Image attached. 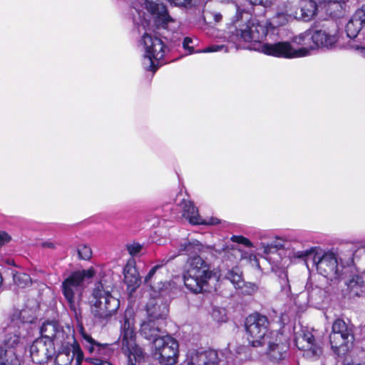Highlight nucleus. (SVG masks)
<instances>
[{
  "label": "nucleus",
  "instance_id": "nucleus-31",
  "mask_svg": "<svg viewBox=\"0 0 365 365\" xmlns=\"http://www.w3.org/2000/svg\"><path fill=\"white\" fill-rule=\"evenodd\" d=\"M335 332L339 335L349 337V340H354L353 326L341 319H336L332 324L331 333Z\"/></svg>",
  "mask_w": 365,
  "mask_h": 365
},
{
  "label": "nucleus",
  "instance_id": "nucleus-24",
  "mask_svg": "<svg viewBox=\"0 0 365 365\" xmlns=\"http://www.w3.org/2000/svg\"><path fill=\"white\" fill-rule=\"evenodd\" d=\"M23 344L21 331L16 327L9 324L6 329V334L3 340L4 350H13Z\"/></svg>",
  "mask_w": 365,
  "mask_h": 365
},
{
  "label": "nucleus",
  "instance_id": "nucleus-39",
  "mask_svg": "<svg viewBox=\"0 0 365 365\" xmlns=\"http://www.w3.org/2000/svg\"><path fill=\"white\" fill-rule=\"evenodd\" d=\"M78 254L82 259H89L92 255V251L90 247L86 245H80L78 247Z\"/></svg>",
  "mask_w": 365,
  "mask_h": 365
},
{
  "label": "nucleus",
  "instance_id": "nucleus-10",
  "mask_svg": "<svg viewBox=\"0 0 365 365\" xmlns=\"http://www.w3.org/2000/svg\"><path fill=\"white\" fill-rule=\"evenodd\" d=\"M83 352L74 336H68L67 340L56 346L53 356L54 365H81Z\"/></svg>",
  "mask_w": 365,
  "mask_h": 365
},
{
  "label": "nucleus",
  "instance_id": "nucleus-13",
  "mask_svg": "<svg viewBox=\"0 0 365 365\" xmlns=\"http://www.w3.org/2000/svg\"><path fill=\"white\" fill-rule=\"evenodd\" d=\"M254 50L267 56L284 58L304 57L307 53L305 49L294 48L289 41H278L273 43H264L263 44H258V47H255Z\"/></svg>",
  "mask_w": 365,
  "mask_h": 365
},
{
  "label": "nucleus",
  "instance_id": "nucleus-46",
  "mask_svg": "<svg viewBox=\"0 0 365 365\" xmlns=\"http://www.w3.org/2000/svg\"><path fill=\"white\" fill-rule=\"evenodd\" d=\"M86 361L93 365H113L109 361L100 357L87 358Z\"/></svg>",
  "mask_w": 365,
  "mask_h": 365
},
{
  "label": "nucleus",
  "instance_id": "nucleus-33",
  "mask_svg": "<svg viewBox=\"0 0 365 365\" xmlns=\"http://www.w3.org/2000/svg\"><path fill=\"white\" fill-rule=\"evenodd\" d=\"M0 365H21V362L15 351L4 350L0 345Z\"/></svg>",
  "mask_w": 365,
  "mask_h": 365
},
{
  "label": "nucleus",
  "instance_id": "nucleus-27",
  "mask_svg": "<svg viewBox=\"0 0 365 365\" xmlns=\"http://www.w3.org/2000/svg\"><path fill=\"white\" fill-rule=\"evenodd\" d=\"M349 298L365 296V282L361 276L354 275L346 283Z\"/></svg>",
  "mask_w": 365,
  "mask_h": 365
},
{
  "label": "nucleus",
  "instance_id": "nucleus-5",
  "mask_svg": "<svg viewBox=\"0 0 365 365\" xmlns=\"http://www.w3.org/2000/svg\"><path fill=\"white\" fill-rule=\"evenodd\" d=\"M120 301L103 289L101 282L96 284L90 299L91 313L96 323L105 326L115 315Z\"/></svg>",
  "mask_w": 365,
  "mask_h": 365
},
{
  "label": "nucleus",
  "instance_id": "nucleus-12",
  "mask_svg": "<svg viewBox=\"0 0 365 365\" xmlns=\"http://www.w3.org/2000/svg\"><path fill=\"white\" fill-rule=\"evenodd\" d=\"M133 8L138 14L140 21L142 24L143 23L141 19V13L145 14V11L163 27L173 21L172 17L168 14L166 6L160 0H136L133 2Z\"/></svg>",
  "mask_w": 365,
  "mask_h": 365
},
{
  "label": "nucleus",
  "instance_id": "nucleus-51",
  "mask_svg": "<svg viewBox=\"0 0 365 365\" xmlns=\"http://www.w3.org/2000/svg\"><path fill=\"white\" fill-rule=\"evenodd\" d=\"M361 361L360 362H352L351 364H348L347 365H365V351H363L361 353Z\"/></svg>",
  "mask_w": 365,
  "mask_h": 365
},
{
  "label": "nucleus",
  "instance_id": "nucleus-22",
  "mask_svg": "<svg viewBox=\"0 0 365 365\" xmlns=\"http://www.w3.org/2000/svg\"><path fill=\"white\" fill-rule=\"evenodd\" d=\"M124 282L129 289L135 291L140 284V277L136 269V262L133 257L128 261L123 269Z\"/></svg>",
  "mask_w": 365,
  "mask_h": 365
},
{
  "label": "nucleus",
  "instance_id": "nucleus-8",
  "mask_svg": "<svg viewBox=\"0 0 365 365\" xmlns=\"http://www.w3.org/2000/svg\"><path fill=\"white\" fill-rule=\"evenodd\" d=\"M141 44L144 53L142 65L145 70L155 73L158 68L165 64V55L167 46L158 37L145 33L142 36Z\"/></svg>",
  "mask_w": 365,
  "mask_h": 365
},
{
  "label": "nucleus",
  "instance_id": "nucleus-18",
  "mask_svg": "<svg viewBox=\"0 0 365 365\" xmlns=\"http://www.w3.org/2000/svg\"><path fill=\"white\" fill-rule=\"evenodd\" d=\"M180 206L182 209V216L187 219L190 224L214 225L220 222V220L214 217L202 218L198 214L197 207L189 200H183Z\"/></svg>",
  "mask_w": 365,
  "mask_h": 365
},
{
  "label": "nucleus",
  "instance_id": "nucleus-15",
  "mask_svg": "<svg viewBox=\"0 0 365 365\" xmlns=\"http://www.w3.org/2000/svg\"><path fill=\"white\" fill-rule=\"evenodd\" d=\"M56 352V347L50 340L38 338L30 346V355L32 361L36 364H43L52 361Z\"/></svg>",
  "mask_w": 365,
  "mask_h": 365
},
{
  "label": "nucleus",
  "instance_id": "nucleus-17",
  "mask_svg": "<svg viewBox=\"0 0 365 365\" xmlns=\"http://www.w3.org/2000/svg\"><path fill=\"white\" fill-rule=\"evenodd\" d=\"M295 344L304 355L310 359H317L322 353V348L314 343V335L309 331H304L296 336Z\"/></svg>",
  "mask_w": 365,
  "mask_h": 365
},
{
  "label": "nucleus",
  "instance_id": "nucleus-28",
  "mask_svg": "<svg viewBox=\"0 0 365 365\" xmlns=\"http://www.w3.org/2000/svg\"><path fill=\"white\" fill-rule=\"evenodd\" d=\"M292 42L294 44L300 46L301 47L299 49L306 50L307 53L304 56L309 55L310 51L315 49L312 30L306 31L305 32L293 37Z\"/></svg>",
  "mask_w": 365,
  "mask_h": 365
},
{
  "label": "nucleus",
  "instance_id": "nucleus-16",
  "mask_svg": "<svg viewBox=\"0 0 365 365\" xmlns=\"http://www.w3.org/2000/svg\"><path fill=\"white\" fill-rule=\"evenodd\" d=\"M293 246H296L297 249H301L302 244L294 242L292 243L284 241L282 238L276 237L275 240L270 245L264 247V252L267 254L271 253L273 257H269V259L272 260V263L275 266H280L282 264V261L284 259H278L277 257L280 256L284 250H286L287 254V257L289 259H295V257H291L289 256V252L292 250Z\"/></svg>",
  "mask_w": 365,
  "mask_h": 365
},
{
  "label": "nucleus",
  "instance_id": "nucleus-30",
  "mask_svg": "<svg viewBox=\"0 0 365 365\" xmlns=\"http://www.w3.org/2000/svg\"><path fill=\"white\" fill-rule=\"evenodd\" d=\"M80 331L83 338V344L89 353L93 354L96 351L101 354L107 347V344H102L96 341L91 335L84 331L83 327H81Z\"/></svg>",
  "mask_w": 365,
  "mask_h": 365
},
{
  "label": "nucleus",
  "instance_id": "nucleus-37",
  "mask_svg": "<svg viewBox=\"0 0 365 365\" xmlns=\"http://www.w3.org/2000/svg\"><path fill=\"white\" fill-rule=\"evenodd\" d=\"M197 44V40L193 39L190 37H185L182 41L183 48L187 51L188 54L193 53H197V51H195L194 47Z\"/></svg>",
  "mask_w": 365,
  "mask_h": 365
},
{
  "label": "nucleus",
  "instance_id": "nucleus-19",
  "mask_svg": "<svg viewBox=\"0 0 365 365\" xmlns=\"http://www.w3.org/2000/svg\"><path fill=\"white\" fill-rule=\"evenodd\" d=\"M296 3L298 8L294 17L306 22L317 15L319 7L324 8V5H319L318 0H296Z\"/></svg>",
  "mask_w": 365,
  "mask_h": 365
},
{
  "label": "nucleus",
  "instance_id": "nucleus-49",
  "mask_svg": "<svg viewBox=\"0 0 365 365\" xmlns=\"http://www.w3.org/2000/svg\"><path fill=\"white\" fill-rule=\"evenodd\" d=\"M171 4L178 6H187L191 3L192 0H168Z\"/></svg>",
  "mask_w": 365,
  "mask_h": 365
},
{
  "label": "nucleus",
  "instance_id": "nucleus-40",
  "mask_svg": "<svg viewBox=\"0 0 365 365\" xmlns=\"http://www.w3.org/2000/svg\"><path fill=\"white\" fill-rule=\"evenodd\" d=\"M211 315L212 319L217 322H225L227 319L225 310L221 308H214Z\"/></svg>",
  "mask_w": 365,
  "mask_h": 365
},
{
  "label": "nucleus",
  "instance_id": "nucleus-44",
  "mask_svg": "<svg viewBox=\"0 0 365 365\" xmlns=\"http://www.w3.org/2000/svg\"><path fill=\"white\" fill-rule=\"evenodd\" d=\"M127 250L129 254L133 258L134 256L137 255L142 250V245L137 242H133L131 244L127 245Z\"/></svg>",
  "mask_w": 365,
  "mask_h": 365
},
{
  "label": "nucleus",
  "instance_id": "nucleus-29",
  "mask_svg": "<svg viewBox=\"0 0 365 365\" xmlns=\"http://www.w3.org/2000/svg\"><path fill=\"white\" fill-rule=\"evenodd\" d=\"M148 319H152L153 321L158 322L166 317L168 309L165 304H158V302L153 303V300L147 305Z\"/></svg>",
  "mask_w": 365,
  "mask_h": 365
},
{
  "label": "nucleus",
  "instance_id": "nucleus-7",
  "mask_svg": "<svg viewBox=\"0 0 365 365\" xmlns=\"http://www.w3.org/2000/svg\"><path fill=\"white\" fill-rule=\"evenodd\" d=\"M95 274L93 267L73 272L61 284V290L70 309L77 314V308L81 300L86 279H91Z\"/></svg>",
  "mask_w": 365,
  "mask_h": 365
},
{
  "label": "nucleus",
  "instance_id": "nucleus-21",
  "mask_svg": "<svg viewBox=\"0 0 365 365\" xmlns=\"http://www.w3.org/2000/svg\"><path fill=\"white\" fill-rule=\"evenodd\" d=\"M219 361L217 351L213 349L197 350L187 357L186 365H218Z\"/></svg>",
  "mask_w": 365,
  "mask_h": 365
},
{
  "label": "nucleus",
  "instance_id": "nucleus-11",
  "mask_svg": "<svg viewBox=\"0 0 365 365\" xmlns=\"http://www.w3.org/2000/svg\"><path fill=\"white\" fill-rule=\"evenodd\" d=\"M152 352L153 356L163 365H174L177 363L178 343L169 335L155 339Z\"/></svg>",
  "mask_w": 365,
  "mask_h": 365
},
{
  "label": "nucleus",
  "instance_id": "nucleus-4",
  "mask_svg": "<svg viewBox=\"0 0 365 365\" xmlns=\"http://www.w3.org/2000/svg\"><path fill=\"white\" fill-rule=\"evenodd\" d=\"M289 256L304 261L312 257L317 271L325 277L336 279L341 274V266L339 264L337 255L333 251L317 250L315 247L297 249L293 246Z\"/></svg>",
  "mask_w": 365,
  "mask_h": 365
},
{
  "label": "nucleus",
  "instance_id": "nucleus-25",
  "mask_svg": "<svg viewBox=\"0 0 365 365\" xmlns=\"http://www.w3.org/2000/svg\"><path fill=\"white\" fill-rule=\"evenodd\" d=\"M36 319L35 313L28 309L16 311L11 316V324L14 325L19 329H24L26 324L33 323Z\"/></svg>",
  "mask_w": 365,
  "mask_h": 365
},
{
  "label": "nucleus",
  "instance_id": "nucleus-6",
  "mask_svg": "<svg viewBox=\"0 0 365 365\" xmlns=\"http://www.w3.org/2000/svg\"><path fill=\"white\" fill-rule=\"evenodd\" d=\"M214 272L210 265L200 256L189 257L187 259L183 280L185 286L194 293H200L207 285Z\"/></svg>",
  "mask_w": 365,
  "mask_h": 365
},
{
  "label": "nucleus",
  "instance_id": "nucleus-14",
  "mask_svg": "<svg viewBox=\"0 0 365 365\" xmlns=\"http://www.w3.org/2000/svg\"><path fill=\"white\" fill-rule=\"evenodd\" d=\"M41 336L45 340H50L58 346L67 340L68 336H74V330L70 327H62L57 322H45L40 328Z\"/></svg>",
  "mask_w": 365,
  "mask_h": 365
},
{
  "label": "nucleus",
  "instance_id": "nucleus-1",
  "mask_svg": "<svg viewBox=\"0 0 365 365\" xmlns=\"http://www.w3.org/2000/svg\"><path fill=\"white\" fill-rule=\"evenodd\" d=\"M172 249L168 254L152 267L145 277V283L149 285L153 290L160 291L166 287V283L163 282L160 274L163 271L167 272L164 266L170 261L174 259L180 255H187L190 257L198 256L203 249V245L197 240L182 239L180 241L174 240L171 243Z\"/></svg>",
  "mask_w": 365,
  "mask_h": 365
},
{
  "label": "nucleus",
  "instance_id": "nucleus-26",
  "mask_svg": "<svg viewBox=\"0 0 365 365\" xmlns=\"http://www.w3.org/2000/svg\"><path fill=\"white\" fill-rule=\"evenodd\" d=\"M159 322L153 321L152 319H147L140 324V334L146 339L154 341L155 339L160 338L159 332Z\"/></svg>",
  "mask_w": 365,
  "mask_h": 365
},
{
  "label": "nucleus",
  "instance_id": "nucleus-36",
  "mask_svg": "<svg viewBox=\"0 0 365 365\" xmlns=\"http://www.w3.org/2000/svg\"><path fill=\"white\" fill-rule=\"evenodd\" d=\"M364 26L360 24L354 18L351 16V19L346 25V32L347 36L350 38H354L357 36L359 32Z\"/></svg>",
  "mask_w": 365,
  "mask_h": 365
},
{
  "label": "nucleus",
  "instance_id": "nucleus-34",
  "mask_svg": "<svg viewBox=\"0 0 365 365\" xmlns=\"http://www.w3.org/2000/svg\"><path fill=\"white\" fill-rule=\"evenodd\" d=\"M305 294L307 295L309 302L319 303L325 296L324 291L318 286L314 287L312 284H307Z\"/></svg>",
  "mask_w": 365,
  "mask_h": 365
},
{
  "label": "nucleus",
  "instance_id": "nucleus-54",
  "mask_svg": "<svg viewBox=\"0 0 365 365\" xmlns=\"http://www.w3.org/2000/svg\"><path fill=\"white\" fill-rule=\"evenodd\" d=\"M143 21H147L145 16H143Z\"/></svg>",
  "mask_w": 365,
  "mask_h": 365
},
{
  "label": "nucleus",
  "instance_id": "nucleus-3",
  "mask_svg": "<svg viewBox=\"0 0 365 365\" xmlns=\"http://www.w3.org/2000/svg\"><path fill=\"white\" fill-rule=\"evenodd\" d=\"M235 31H231L230 41L235 44L236 48L240 47V41L250 42L253 49L258 44H263L262 41L269 35L265 24H262L258 20L252 19L249 14L237 11L233 20Z\"/></svg>",
  "mask_w": 365,
  "mask_h": 365
},
{
  "label": "nucleus",
  "instance_id": "nucleus-32",
  "mask_svg": "<svg viewBox=\"0 0 365 365\" xmlns=\"http://www.w3.org/2000/svg\"><path fill=\"white\" fill-rule=\"evenodd\" d=\"M290 18L291 16L288 15L287 13H277L270 20L267 21L265 23L266 28L268 29L269 34L270 33L274 34L277 27L286 24L289 21Z\"/></svg>",
  "mask_w": 365,
  "mask_h": 365
},
{
  "label": "nucleus",
  "instance_id": "nucleus-35",
  "mask_svg": "<svg viewBox=\"0 0 365 365\" xmlns=\"http://www.w3.org/2000/svg\"><path fill=\"white\" fill-rule=\"evenodd\" d=\"M225 278L229 279L235 288H240L243 284L242 271L238 267L229 269L225 275Z\"/></svg>",
  "mask_w": 365,
  "mask_h": 365
},
{
  "label": "nucleus",
  "instance_id": "nucleus-50",
  "mask_svg": "<svg viewBox=\"0 0 365 365\" xmlns=\"http://www.w3.org/2000/svg\"><path fill=\"white\" fill-rule=\"evenodd\" d=\"M10 240L9 235L4 232H0V246L4 245L6 242H8Z\"/></svg>",
  "mask_w": 365,
  "mask_h": 365
},
{
  "label": "nucleus",
  "instance_id": "nucleus-38",
  "mask_svg": "<svg viewBox=\"0 0 365 365\" xmlns=\"http://www.w3.org/2000/svg\"><path fill=\"white\" fill-rule=\"evenodd\" d=\"M14 280L18 286L24 287L31 283V277L25 273L16 274L14 276Z\"/></svg>",
  "mask_w": 365,
  "mask_h": 365
},
{
  "label": "nucleus",
  "instance_id": "nucleus-45",
  "mask_svg": "<svg viewBox=\"0 0 365 365\" xmlns=\"http://www.w3.org/2000/svg\"><path fill=\"white\" fill-rule=\"evenodd\" d=\"M232 242H237V243H239V244H242L243 245H245V247H253V244L252 243V242L243 237V236H241V235H234L232 237Z\"/></svg>",
  "mask_w": 365,
  "mask_h": 365
},
{
  "label": "nucleus",
  "instance_id": "nucleus-9",
  "mask_svg": "<svg viewBox=\"0 0 365 365\" xmlns=\"http://www.w3.org/2000/svg\"><path fill=\"white\" fill-rule=\"evenodd\" d=\"M268 319L263 315L255 313L250 315L246 319L245 327L248 334L249 343L254 347H259L265 345L270 339L272 332L268 329Z\"/></svg>",
  "mask_w": 365,
  "mask_h": 365
},
{
  "label": "nucleus",
  "instance_id": "nucleus-43",
  "mask_svg": "<svg viewBox=\"0 0 365 365\" xmlns=\"http://www.w3.org/2000/svg\"><path fill=\"white\" fill-rule=\"evenodd\" d=\"M352 17L360 23L361 26H365V4L355 11Z\"/></svg>",
  "mask_w": 365,
  "mask_h": 365
},
{
  "label": "nucleus",
  "instance_id": "nucleus-47",
  "mask_svg": "<svg viewBox=\"0 0 365 365\" xmlns=\"http://www.w3.org/2000/svg\"><path fill=\"white\" fill-rule=\"evenodd\" d=\"M281 284H282V292L286 295L287 297H289L291 293V287L289 284V282L287 279V275H284L283 278L281 279Z\"/></svg>",
  "mask_w": 365,
  "mask_h": 365
},
{
  "label": "nucleus",
  "instance_id": "nucleus-53",
  "mask_svg": "<svg viewBox=\"0 0 365 365\" xmlns=\"http://www.w3.org/2000/svg\"><path fill=\"white\" fill-rule=\"evenodd\" d=\"M214 19L216 22H219L222 19V15L220 13H216L214 14Z\"/></svg>",
  "mask_w": 365,
  "mask_h": 365
},
{
  "label": "nucleus",
  "instance_id": "nucleus-20",
  "mask_svg": "<svg viewBox=\"0 0 365 365\" xmlns=\"http://www.w3.org/2000/svg\"><path fill=\"white\" fill-rule=\"evenodd\" d=\"M315 48H322L330 49L335 46L338 36L335 29H321L312 30Z\"/></svg>",
  "mask_w": 365,
  "mask_h": 365
},
{
  "label": "nucleus",
  "instance_id": "nucleus-52",
  "mask_svg": "<svg viewBox=\"0 0 365 365\" xmlns=\"http://www.w3.org/2000/svg\"><path fill=\"white\" fill-rule=\"evenodd\" d=\"M356 49L359 51V53L365 58V47L360 46L357 47Z\"/></svg>",
  "mask_w": 365,
  "mask_h": 365
},
{
  "label": "nucleus",
  "instance_id": "nucleus-48",
  "mask_svg": "<svg viewBox=\"0 0 365 365\" xmlns=\"http://www.w3.org/2000/svg\"><path fill=\"white\" fill-rule=\"evenodd\" d=\"M251 4L253 5H262L264 7L269 6L273 0H247Z\"/></svg>",
  "mask_w": 365,
  "mask_h": 365
},
{
  "label": "nucleus",
  "instance_id": "nucleus-42",
  "mask_svg": "<svg viewBox=\"0 0 365 365\" xmlns=\"http://www.w3.org/2000/svg\"><path fill=\"white\" fill-rule=\"evenodd\" d=\"M319 5H324V9L327 11H329V7L331 5H339L341 6L342 4H346L349 0H318Z\"/></svg>",
  "mask_w": 365,
  "mask_h": 365
},
{
  "label": "nucleus",
  "instance_id": "nucleus-41",
  "mask_svg": "<svg viewBox=\"0 0 365 365\" xmlns=\"http://www.w3.org/2000/svg\"><path fill=\"white\" fill-rule=\"evenodd\" d=\"M224 51V52L227 53L229 51V49L227 46L225 45H212L206 47L203 50H198L197 52L199 53H210V52H217Z\"/></svg>",
  "mask_w": 365,
  "mask_h": 365
},
{
  "label": "nucleus",
  "instance_id": "nucleus-23",
  "mask_svg": "<svg viewBox=\"0 0 365 365\" xmlns=\"http://www.w3.org/2000/svg\"><path fill=\"white\" fill-rule=\"evenodd\" d=\"M329 341L333 351L338 356H343L351 348L354 340H349V337L339 335L335 332L330 334Z\"/></svg>",
  "mask_w": 365,
  "mask_h": 365
},
{
  "label": "nucleus",
  "instance_id": "nucleus-2",
  "mask_svg": "<svg viewBox=\"0 0 365 365\" xmlns=\"http://www.w3.org/2000/svg\"><path fill=\"white\" fill-rule=\"evenodd\" d=\"M120 324V334L118 341L122 353L127 357L128 365H153L136 343L134 311L132 308L125 309Z\"/></svg>",
  "mask_w": 365,
  "mask_h": 365
}]
</instances>
